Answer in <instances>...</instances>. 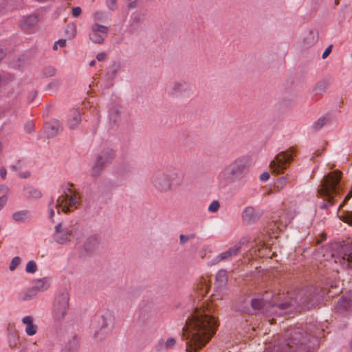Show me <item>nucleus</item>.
<instances>
[{
  "label": "nucleus",
  "mask_w": 352,
  "mask_h": 352,
  "mask_svg": "<svg viewBox=\"0 0 352 352\" xmlns=\"http://www.w3.org/2000/svg\"><path fill=\"white\" fill-rule=\"evenodd\" d=\"M8 190V186L4 185L0 186V210L3 208L8 201L7 195Z\"/></svg>",
  "instance_id": "473e14b6"
},
{
  "label": "nucleus",
  "mask_w": 352,
  "mask_h": 352,
  "mask_svg": "<svg viewBox=\"0 0 352 352\" xmlns=\"http://www.w3.org/2000/svg\"><path fill=\"white\" fill-rule=\"evenodd\" d=\"M6 175H7V170H6V168L5 167H1L0 168V177L3 179H5L6 177Z\"/></svg>",
  "instance_id": "6e6d98bb"
},
{
  "label": "nucleus",
  "mask_w": 352,
  "mask_h": 352,
  "mask_svg": "<svg viewBox=\"0 0 352 352\" xmlns=\"http://www.w3.org/2000/svg\"><path fill=\"white\" fill-rule=\"evenodd\" d=\"M247 162L245 158L237 159L225 169L226 176L230 180L241 177L247 169Z\"/></svg>",
  "instance_id": "1a4fd4ad"
},
{
  "label": "nucleus",
  "mask_w": 352,
  "mask_h": 352,
  "mask_svg": "<svg viewBox=\"0 0 352 352\" xmlns=\"http://www.w3.org/2000/svg\"><path fill=\"white\" fill-rule=\"evenodd\" d=\"M72 236L71 227L63 226L58 223L54 226V231L52 235L54 241L58 244H66L69 242Z\"/></svg>",
  "instance_id": "9b49d317"
},
{
  "label": "nucleus",
  "mask_w": 352,
  "mask_h": 352,
  "mask_svg": "<svg viewBox=\"0 0 352 352\" xmlns=\"http://www.w3.org/2000/svg\"><path fill=\"white\" fill-rule=\"evenodd\" d=\"M24 192L25 196L29 199H37L42 197L41 192L38 189L31 186H25Z\"/></svg>",
  "instance_id": "393cba45"
},
{
  "label": "nucleus",
  "mask_w": 352,
  "mask_h": 352,
  "mask_svg": "<svg viewBox=\"0 0 352 352\" xmlns=\"http://www.w3.org/2000/svg\"><path fill=\"white\" fill-rule=\"evenodd\" d=\"M97 320L98 323L101 324V326L100 330L95 331V337H98L100 334L105 333V329L108 327L107 320L104 316L98 317Z\"/></svg>",
  "instance_id": "2f4dec72"
},
{
  "label": "nucleus",
  "mask_w": 352,
  "mask_h": 352,
  "mask_svg": "<svg viewBox=\"0 0 352 352\" xmlns=\"http://www.w3.org/2000/svg\"><path fill=\"white\" fill-rule=\"evenodd\" d=\"M352 197V190H351L350 192H349V193L346 195L344 201H342V203L339 206V208H338V212H340L341 210H342V208L344 207V206L346 204V203Z\"/></svg>",
  "instance_id": "37998d69"
},
{
  "label": "nucleus",
  "mask_w": 352,
  "mask_h": 352,
  "mask_svg": "<svg viewBox=\"0 0 352 352\" xmlns=\"http://www.w3.org/2000/svg\"><path fill=\"white\" fill-rule=\"evenodd\" d=\"M25 131L28 133H31L34 131V124L32 122H29L25 125Z\"/></svg>",
  "instance_id": "de8ad7c7"
},
{
  "label": "nucleus",
  "mask_w": 352,
  "mask_h": 352,
  "mask_svg": "<svg viewBox=\"0 0 352 352\" xmlns=\"http://www.w3.org/2000/svg\"><path fill=\"white\" fill-rule=\"evenodd\" d=\"M270 173L268 172H264L260 176V179L261 181L265 182L269 179L270 178Z\"/></svg>",
  "instance_id": "5fc2aeb1"
},
{
  "label": "nucleus",
  "mask_w": 352,
  "mask_h": 352,
  "mask_svg": "<svg viewBox=\"0 0 352 352\" xmlns=\"http://www.w3.org/2000/svg\"><path fill=\"white\" fill-rule=\"evenodd\" d=\"M37 294L32 287L27 288L17 294V298L21 302L32 300L36 298Z\"/></svg>",
  "instance_id": "6ab92c4d"
},
{
  "label": "nucleus",
  "mask_w": 352,
  "mask_h": 352,
  "mask_svg": "<svg viewBox=\"0 0 352 352\" xmlns=\"http://www.w3.org/2000/svg\"><path fill=\"white\" fill-rule=\"evenodd\" d=\"M109 28L107 26L95 23L91 27V32L89 34L90 40L97 44H101L107 38Z\"/></svg>",
  "instance_id": "ddd939ff"
},
{
  "label": "nucleus",
  "mask_w": 352,
  "mask_h": 352,
  "mask_svg": "<svg viewBox=\"0 0 352 352\" xmlns=\"http://www.w3.org/2000/svg\"><path fill=\"white\" fill-rule=\"evenodd\" d=\"M56 72V69L52 66L45 67L43 70V75L47 78L54 76Z\"/></svg>",
  "instance_id": "c9c22d12"
},
{
  "label": "nucleus",
  "mask_w": 352,
  "mask_h": 352,
  "mask_svg": "<svg viewBox=\"0 0 352 352\" xmlns=\"http://www.w3.org/2000/svg\"><path fill=\"white\" fill-rule=\"evenodd\" d=\"M242 217L243 220L248 223L254 221L257 219L254 214V209L252 207H247L244 210Z\"/></svg>",
  "instance_id": "bb28decb"
},
{
  "label": "nucleus",
  "mask_w": 352,
  "mask_h": 352,
  "mask_svg": "<svg viewBox=\"0 0 352 352\" xmlns=\"http://www.w3.org/2000/svg\"><path fill=\"white\" fill-rule=\"evenodd\" d=\"M69 295L64 292L59 294L55 298L53 305L52 316L56 321L63 320L69 308Z\"/></svg>",
  "instance_id": "0eeeda50"
},
{
  "label": "nucleus",
  "mask_w": 352,
  "mask_h": 352,
  "mask_svg": "<svg viewBox=\"0 0 352 352\" xmlns=\"http://www.w3.org/2000/svg\"><path fill=\"white\" fill-rule=\"evenodd\" d=\"M298 305L297 296L294 299L292 297H289L284 302L271 305L270 311L272 314L280 315L297 309Z\"/></svg>",
  "instance_id": "f8f14e48"
},
{
  "label": "nucleus",
  "mask_w": 352,
  "mask_h": 352,
  "mask_svg": "<svg viewBox=\"0 0 352 352\" xmlns=\"http://www.w3.org/2000/svg\"><path fill=\"white\" fill-rule=\"evenodd\" d=\"M325 124V119L324 118H319L316 122H315L312 126V128L315 131H318Z\"/></svg>",
  "instance_id": "58836bf2"
},
{
  "label": "nucleus",
  "mask_w": 352,
  "mask_h": 352,
  "mask_svg": "<svg viewBox=\"0 0 352 352\" xmlns=\"http://www.w3.org/2000/svg\"><path fill=\"white\" fill-rule=\"evenodd\" d=\"M315 339L304 330L298 329L290 334L285 346L276 345L265 352H309L312 347L309 343Z\"/></svg>",
  "instance_id": "f03ea898"
},
{
  "label": "nucleus",
  "mask_w": 352,
  "mask_h": 352,
  "mask_svg": "<svg viewBox=\"0 0 352 352\" xmlns=\"http://www.w3.org/2000/svg\"><path fill=\"white\" fill-rule=\"evenodd\" d=\"M31 352H41V350L37 349V346L35 343L32 344L30 347Z\"/></svg>",
  "instance_id": "052dcab7"
},
{
  "label": "nucleus",
  "mask_w": 352,
  "mask_h": 352,
  "mask_svg": "<svg viewBox=\"0 0 352 352\" xmlns=\"http://www.w3.org/2000/svg\"><path fill=\"white\" fill-rule=\"evenodd\" d=\"M81 121L80 113L77 109H74L70 111L67 124L69 129H75L78 126Z\"/></svg>",
  "instance_id": "a211bd4d"
},
{
  "label": "nucleus",
  "mask_w": 352,
  "mask_h": 352,
  "mask_svg": "<svg viewBox=\"0 0 352 352\" xmlns=\"http://www.w3.org/2000/svg\"><path fill=\"white\" fill-rule=\"evenodd\" d=\"M38 16L35 14L30 15L21 21V25L23 29L28 30L34 27L38 22Z\"/></svg>",
  "instance_id": "a878e982"
},
{
  "label": "nucleus",
  "mask_w": 352,
  "mask_h": 352,
  "mask_svg": "<svg viewBox=\"0 0 352 352\" xmlns=\"http://www.w3.org/2000/svg\"><path fill=\"white\" fill-rule=\"evenodd\" d=\"M176 343L175 339L173 338H168L166 340L160 339L156 346V349L158 351L163 350L170 349L173 348Z\"/></svg>",
  "instance_id": "b1692460"
},
{
  "label": "nucleus",
  "mask_w": 352,
  "mask_h": 352,
  "mask_svg": "<svg viewBox=\"0 0 352 352\" xmlns=\"http://www.w3.org/2000/svg\"><path fill=\"white\" fill-rule=\"evenodd\" d=\"M106 56L104 52H100L97 54L96 58L98 61H102L106 58Z\"/></svg>",
  "instance_id": "4d7b16f0"
},
{
  "label": "nucleus",
  "mask_w": 352,
  "mask_h": 352,
  "mask_svg": "<svg viewBox=\"0 0 352 352\" xmlns=\"http://www.w3.org/2000/svg\"><path fill=\"white\" fill-rule=\"evenodd\" d=\"M36 294L47 291L50 287V278L49 277H43L33 281L32 286Z\"/></svg>",
  "instance_id": "f3484780"
},
{
  "label": "nucleus",
  "mask_w": 352,
  "mask_h": 352,
  "mask_svg": "<svg viewBox=\"0 0 352 352\" xmlns=\"http://www.w3.org/2000/svg\"><path fill=\"white\" fill-rule=\"evenodd\" d=\"M178 174L170 169H157L151 175L150 181L153 187L159 192L166 193L173 190L178 184Z\"/></svg>",
  "instance_id": "20e7f679"
},
{
  "label": "nucleus",
  "mask_w": 352,
  "mask_h": 352,
  "mask_svg": "<svg viewBox=\"0 0 352 352\" xmlns=\"http://www.w3.org/2000/svg\"><path fill=\"white\" fill-rule=\"evenodd\" d=\"M338 217L343 222L352 226V210H341L338 212Z\"/></svg>",
  "instance_id": "c85d7f7f"
},
{
  "label": "nucleus",
  "mask_w": 352,
  "mask_h": 352,
  "mask_svg": "<svg viewBox=\"0 0 352 352\" xmlns=\"http://www.w3.org/2000/svg\"><path fill=\"white\" fill-rule=\"evenodd\" d=\"M342 258L344 261V264L348 267L352 268V244L350 249L344 253Z\"/></svg>",
  "instance_id": "f704fd0d"
},
{
  "label": "nucleus",
  "mask_w": 352,
  "mask_h": 352,
  "mask_svg": "<svg viewBox=\"0 0 352 352\" xmlns=\"http://www.w3.org/2000/svg\"><path fill=\"white\" fill-rule=\"evenodd\" d=\"M59 81L57 80H54L53 81H52L51 82H50L47 86V89H51V88H56L59 86Z\"/></svg>",
  "instance_id": "3c124183"
},
{
  "label": "nucleus",
  "mask_w": 352,
  "mask_h": 352,
  "mask_svg": "<svg viewBox=\"0 0 352 352\" xmlns=\"http://www.w3.org/2000/svg\"><path fill=\"white\" fill-rule=\"evenodd\" d=\"M120 107L118 105H113L109 111V116L110 120L112 122H117L120 116Z\"/></svg>",
  "instance_id": "c756f323"
},
{
  "label": "nucleus",
  "mask_w": 352,
  "mask_h": 352,
  "mask_svg": "<svg viewBox=\"0 0 352 352\" xmlns=\"http://www.w3.org/2000/svg\"><path fill=\"white\" fill-rule=\"evenodd\" d=\"M220 207V203L218 200H214L208 206V211L210 212H216Z\"/></svg>",
  "instance_id": "ea45409f"
},
{
  "label": "nucleus",
  "mask_w": 352,
  "mask_h": 352,
  "mask_svg": "<svg viewBox=\"0 0 352 352\" xmlns=\"http://www.w3.org/2000/svg\"><path fill=\"white\" fill-rule=\"evenodd\" d=\"M54 197H51L50 200V202H49V204H48V207L49 208H53L52 206L54 205Z\"/></svg>",
  "instance_id": "0e129e2a"
},
{
  "label": "nucleus",
  "mask_w": 352,
  "mask_h": 352,
  "mask_svg": "<svg viewBox=\"0 0 352 352\" xmlns=\"http://www.w3.org/2000/svg\"><path fill=\"white\" fill-rule=\"evenodd\" d=\"M77 346H78V341H77V340L74 338L72 341L69 342V346L68 347L66 346V349L69 351H72V352H73L76 349Z\"/></svg>",
  "instance_id": "79ce46f5"
},
{
  "label": "nucleus",
  "mask_w": 352,
  "mask_h": 352,
  "mask_svg": "<svg viewBox=\"0 0 352 352\" xmlns=\"http://www.w3.org/2000/svg\"><path fill=\"white\" fill-rule=\"evenodd\" d=\"M117 0H106V5L108 8L112 11L116 9Z\"/></svg>",
  "instance_id": "a18cd8bd"
},
{
  "label": "nucleus",
  "mask_w": 352,
  "mask_h": 352,
  "mask_svg": "<svg viewBox=\"0 0 352 352\" xmlns=\"http://www.w3.org/2000/svg\"><path fill=\"white\" fill-rule=\"evenodd\" d=\"M22 168V164L20 160H19L16 163V164L11 165L10 166V169L12 171H17L19 169Z\"/></svg>",
  "instance_id": "8fccbe9b"
},
{
  "label": "nucleus",
  "mask_w": 352,
  "mask_h": 352,
  "mask_svg": "<svg viewBox=\"0 0 352 352\" xmlns=\"http://www.w3.org/2000/svg\"><path fill=\"white\" fill-rule=\"evenodd\" d=\"M194 236H195L194 234H190V235L181 234L179 236L180 243L181 244H184L189 239L194 238Z\"/></svg>",
  "instance_id": "49530a36"
},
{
  "label": "nucleus",
  "mask_w": 352,
  "mask_h": 352,
  "mask_svg": "<svg viewBox=\"0 0 352 352\" xmlns=\"http://www.w3.org/2000/svg\"><path fill=\"white\" fill-rule=\"evenodd\" d=\"M335 309L337 312L340 314L352 309V291L347 292L339 298Z\"/></svg>",
  "instance_id": "4468645a"
},
{
  "label": "nucleus",
  "mask_w": 352,
  "mask_h": 352,
  "mask_svg": "<svg viewBox=\"0 0 352 352\" xmlns=\"http://www.w3.org/2000/svg\"><path fill=\"white\" fill-rule=\"evenodd\" d=\"M73 186V184H67L63 194L58 198L55 206L58 209V213H60V208L63 212L67 213L78 208L81 197L79 192L74 189Z\"/></svg>",
  "instance_id": "39448f33"
},
{
  "label": "nucleus",
  "mask_w": 352,
  "mask_h": 352,
  "mask_svg": "<svg viewBox=\"0 0 352 352\" xmlns=\"http://www.w3.org/2000/svg\"><path fill=\"white\" fill-rule=\"evenodd\" d=\"M332 47L333 46L332 45H329L325 50L324 52H323L322 54V58H326L329 55V54L331 52V50H332Z\"/></svg>",
  "instance_id": "864d4df0"
},
{
  "label": "nucleus",
  "mask_w": 352,
  "mask_h": 352,
  "mask_svg": "<svg viewBox=\"0 0 352 352\" xmlns=\"http://www.w3.org/2000/svg\"><path fill=\"white\" fill-rule=\"evenodd\" d=\"M292 158L293 157L291 153L282 151L271 162L270 167L274 173L276 174L282 173L283 170L286 169L290 164Z\"/></svg>",
  "instance_id": "9d476101"
},
{
  "label": "nucleus",
  "mask_w": 352,
  "mask_h": 352,
  "mask_svg": "<svg viewBox=\"0 0 352 352\" xmlns=\"http://www.w3.org/2000/svg\"><path fill=\"white\" fill-rule=\"evenodd\" d=\"M81 8L80 7H75L72 9V15L75 17L78 16L81 14Z\"/></svg>",
  "instance_id": "603ef678"
},
{
  "label": "nucleus",
  "mask_w": 352,
  "mask_h": 352,
  "mask_svg": "<svg viewBox=\"0 0 352 352\" xmlns=\"http://www.w3.org/2000/svg\"><path fill=\"white\" fill-rule=\"evenodd\" d=\"M99 237L96 235L89 237L84 244V248L87 253H91L99 246Z\"/></svg>",
  "instance_id": "4be33fe9"
},
{
  "label": "nucleus",
  "mask_w": 352,
  "mask_h": 352,
  "mask_svg": "<svg viewBox=\"0 0 352 352\" xmlns=\"http://www.w3.org/2000/svg\"><path fill=\"white\" fill-rule=\"evenodd\" d=\"M189 85L185 81H175L168 88V94L172 96L182 95L188 89Z\"/></svg>",
  "instance_id": "2eb2a0df"
},
{
  "label": "nucleus",
  "mask_w": 352,
  "mask_h": 352,
  "mask_svg": "<svg viewBox=\"0 0 352 352\" xmlns=\"http://www.w3.org/2000/svg\"><path fill=\"white\" fill-rule=\"evenodd\" d=\"M49 217L50 219L53 220L54 216V208H49Z\"/></svg>",
  "instance_id": "680f3d73"
},
{
  "label": "nucleus",
  "mask_w": 352,
  "mask_h": 352,
  "mask_svg": "<svg viewBox=\"0 0 352 352\" xmlns=\"http://www.w3.org/2000/svg\"><path fill=\"white\" fill-rule=\"evenodd\" d=\"M352 197V190H351L350 192H349V193L346 195L344 201H342V203L339 206V208H338V212H340L341 210H342V208L344 207V206L346 204V203Z\"/></svg>",
  "instance_id": "c03bdc74"
},
{
  "label": "nucleus",
  "mask_w": 352,
  "mask_h": 352,
  "mask_svg": "<svg viewBox=\"0 0 352 352\" xmlns=\"http://www.w3.org/2000/svg\"><path fill=\"white\" fill-rule=\"evenodd\" d=\"M105 13L102 11H98L94 15V20L100 22H104L105 21Z\"/></svg>",
  "instance_id": "a19ab883"
},
{
  "label": "nucleus",
  "mask_w": 352,
  "mask_h": 352,
  "mask_svg": "<svg viewBox=\"0 0 352 352\" xmlns=\"http://www.w3.org/2000/svg\"><path fill=\"white\" fill-rule=\"evenodd\" d=\"M326 239H327V234H324V233H322V234H321V239H320V240H317V241H316V243H317V244H320V243H322V241H323L326 240Z\"/></svg>",
  "instance_id": "e2e57ef3"
},
{
  "label": "nucleus",
  "mask_w": 352,
  "mask_h": 352,
  "mask_svg": "<svg viewBox=\"0 0 352 352\" xmlns=\"http://www.w3.org/2000/svg\"><path fill=\"white\" fill-rule=\"evenodd\" d=\"M298 305H303L309 309L314 307L318 301L316 289L313 287H309L300 290L297 294Z\"/></svg>",
  "instance_id": "6e6552de"
},
{
  "label": "nucleus",
  "mask_w": 352,
  "mask_h": 352,
  "mask_svg": "<svg viewBox=\"0 0 352 352\" xmlns=\"http://www.w3.org/2000/svg\"><path fill=\"white\" fill-rule=\"evenodd\" d=\"M219 294H212L204 302V309H192L186 316L183 337L186 341V351L195 352L204 346L217 328L220 300Z\"/></svg>",
  "instance_id": "f257e3e1"
},
{
  "label": "nucleus",
  "mask_w": 352,
  "mask_h": 352,
  "mask_svg": "<svg viewBox=\"0 0 352 352\" xmlns=\"http://www.w3.org/2000/svg\"><path fill=\"white\" fill-rule=\"evenodd\" d=\"M132 166L129 163H122L118 166V171L120 175H126L132 172Z\"/></svg>",
  "instance_id": "72a5a7b5"
},
{
  "label": "nucleus",
  "mask_w": 352,
  "mask_h": 352,
  "mask_svg": "<svg viewBox=\"0 0 352 352\" xmlns=\"http://www.w3.org/2000/svg\"><path fill=\"white\" fill-rule=\"evenodd\" d=\"M19 175L21 178H28L30 176V173L29 171L21 172Z\"/></svg>",
  "instance_id": "13d9d810"
},
{
  "label": "nucleus",
  "mask_w": 352,
  "mask_h": 352,
  "mask_svg": "<svg viewBox=\"0 0 352 352\" xmlns=\"http://www.w3.org/2000/svg\"><path fill=\"white\" fill-rule=\"evenodd\" d=\"M135 5H136V2L133 1V2L130 3L128 6H129V8H134V7H135Z\"/></svg>",
  "instance_id": "69168bd1"
},
{
  "label": "nucleus",
  "mask_w": 352,
  "mask_h": 352,
  "mask_svg": "<svg viewBox=\"0 0 352 352\" xmlns=\"http://www.w3.org/2000/svg\"><path fill=\"white\" fill-rule=\"evenodd\" d=\"M37 270V265L35 261H30L25 267V271L27 273L33 274L35 273Z\"/></svg>",
  "instance_id": "e433bc0d"
},
{
  "label": "nucleus",
  "mask_w": 352,
  "mask_h": 352,
  "mask_svg": "<svg viewBox=\"0 0 352 352\" xmlns=\"http://www.w3.org/2000/svg\"><path fill=\"white\" fill-rule=\"evenodd\" d=\"M342 173L339 170L331 172L324 177L318 189L320 196L328 201L324 203L322 208H327L334 204V198L340 195L342 190L340 180Z\"/></svg>",
  "instance_id": "7ed1b4c3"
},
{
  "label": "nucleus",
  "mask_w": 352,
  "mask_h": 352,
  "mask_svg": "<svg viewBox=\"0 0 352 352\" xmlns=\"http://www.w3.org/2000/svg\"><path fill=\"white\" fill-rule=\"evenodd\" d=\"M96 65V60H93L89 63V66L93 67Z\"/></svg>",
  "instance_id": "338daca9"
},
{
  "label": "nucleus",
  "mask_w": 352,
  "mask_h": 352,
  "mask_svg": "<svg viewBox=\"0 0 352 352\" xmlns=\"http://www.w3.org/2000/svg\"><path fill=\"white\" fill-rule=\"evenodd\" d=\"M30 212L27 210H19L12 214V219L16 223H25L30 221Z\"/></svg>",
  "instance_id": "5701e85b"
},
{
  "label": "nucleus",
  "mask_w": 352,
  "mask_h": 352,
  "mask_svg": "<svg viewBox=\"0 0 352 352\" xmlns=\"http://www.w3.org/2000/svg\"><path fill=\"white\" fill-rule=\"evenodd\" d=\"M56 44L59 45L60 47H63L66 45V40L65 39H59L56 41Z\"/></svg>",
  "instance_id": "bf43d9fd"
},
{
  "label": "nucleus",
  "mask_w": 352,
  "mask_h": 352,
  "mask_svg": "<svg viewBox=\"0 0 352 352\" xmlns=\"http://www.w3.org/2000/svg\"><path fill=\"white\" fill-rule=\"evenodd\" d=\"M61 129V124L58 120L46 122L44 125V132L47 138L55 137Z\"/></svg>",
  "instance_id": "dca6fc26"
},
{
  "label": "nucleus",
  "mask_w": 352,
  "mask_h": 352,
  "mask_svg": "<svg viewBox=\"0 0 352 352\" xmlns=\"http://www.w3.org/2000/svg\"><path fill=\"white\" fill-rule=\"evenodd\" d=\"M116 157L115 151L109 147H104L100 150L95 156V162L91 168L92 177H98L104 168L112 163Z\"/></svg>",
  "instance_id": "423d86ee"
},
{
  "label": "nucleus",
  "mask_w": 352,
  "mask_h": 352,
  "mask_svg": "<svg viewBox=\"0 0 352 352\" xmlns=\"http://www.w3.org/2000/svg\"><path fill=\"white\" fill-rule=\"evenodd\" d=\"M120 63L119 62H113V64L107 69L106 73V78L109 81V85H113V81L116 78L120 69Z\"/></svg>",
  "instance_id": "412c9836"
},
{
  "label": "nucleus",
  "mask_w": 352,
  "mask_h": 352,
  "mask_svg": "<svg viewBox=\"0 0 352 352\" xmlns=\"http://www.w3.org/2000/svg\"><path fill=\"white\" fill-rule=\"evenodd\" d=\"M57 49H58V44H56V41L53 46V50H56Z\"/></svg>",
  "instance_id": "774afa93"
},
{
  "label": "nucleus",
  "mask_w": 352,
  "mask_h": 352,
  "mask_svg": "<svg viewBox=\"0 0 352 352\" xmlns=\"http://www.w3.org/2000/svg\"><path fill=\"white\" fill-rule=\"evenodd\" d=\"M21 259L19 256L14 257L10 264L9 269L10 271H14L20 265Z\"/></svg>",
  "instance_id": "4c0bfd02"
},
{
  "label": "nucleus",
  "mask_w": 352,
  "mask_h": 352,
  "mask_svg": "<svg viewBox=\"0 0 352 352\" xmlns=\"http://www.w3.org/2000/svg\"><path fill=\"white\" fill-rule=\"evenodd\" d=\"M241 250V245L237 244L230 248L228 251L221 254V260L228 259L232 256L236 255Z\"/></svg>",
  "instance_id": "cd10ccee"
},
{
  "label": "nucleus",
  "mask_w": 352,
  "mask_h": 352,
  "mask_svg": "<svg viewBox=\"0 0 352 352\" xmlns=\"http://www.w3.org/2000/svg\"><path fill=\"white\" fill-rule=\"evenodd\" d=\"M287 183V178L285 177L278 179L276 185L278 188H282Z\"/></svg>",
  "instance_id": "09e8293b"
},
{
  "label": "nucleus",
  "mask_w": 352,
  "mask_h": 352,
  "mask_svg": "<svg viewBox=\"0 0 352 352\" xmlns=\"http://www.w3.org/2000/svg\"><path fill=\"white\" fill-rule=\"evenodd\" d=\"M22 322L26 325L25 333L28 336H34L37 332V326L33 323V318L30 316H24Z\"/></svg>",
  "instance_id": "aec40b11"
},
{
  "label": "nucleus",
  "mask_w": 352,
  "mask_h": 352,
  "mask_svg": "<svg viewBox=\"0 0 352 352\" xmlns=\"http://www.w3.org/2000/svg\"><path fill=\"white\" fill-rule=\"evenodd\" d=\"M251 305L255 310H260L270 305V302L264 301L263 299L254 298L251 301Z\"/></svg>",
  "instance_id": "7c9ffc66"
}]
</instances>
